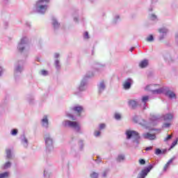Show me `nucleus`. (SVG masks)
Listing matches in <instances>:
<instances>
[{
    "instance_id": "6e6552de",
    "label": "nucleus",
    "mask_w": 178,
    "mask_h": 178,
    "mask_svg": "<svg viewBox=\"0 0 178 178\" xmlns=\"http://www.w3.org/2000/svg\"><path fill=\"white\" fill-rule=\"evenodd\" d=\"M123 88L124 90H129V88L131 87V80L128 79L127 81H125L123 84Z\"/></svg>"
},
{
    "instance_id": "20e7f679",
    "label": "nucleus",
    "mask_w": 178,
    "mask_h": 178,
    "mask_svg": "<svg viewBox=\"0 0 178 178\" xmlns=\"http://www.w3.org/2000/svg\"><path fill=\"white\" fill-rule=\"evenodd\" d=\"M152 168H154L152 165H150L147 168L143 170L139 174L138 178H145V176H147L148 173H149Z\"/></svg>"
},
{
    "instance_id": "412c9836",
    "label": "nucleus",
    "mask_w": 178,
    "mask_h": 178,
    "mask_svg": "<svg viewBox=\"0 0 178 178\" xmlns=\"http://www.w3.org/2000/svg\"><path fill=\"white\" fill-rule=\"evenodd\" d=\"M8 176H9V172H8L0 174V178H6Z\"/></svg>"
},
{
    "instance_id": "c85d7f7f",
    "label": "nucleus",
    "mask_w": 178,
    "mask_h": 178,
    "mask_svg": "<svg viewBox=\"0 0 178 178\" xmlns=\"http://www.w3.org/2000/svg\"><path fill=\"white\" fill-rule=\"evenodd\" d=\"M106 124H99V130H102L106 127Z\"/></svg>"
},
{
    "instance_id": "58836bf2",
    "label": "nucleus",
    "mask_w": 178,
    "mask_h": 178,
    "mask_svg": "<svg viewBox=\"0 0 178 178\" xmlns=\"http://www.w3.org/2000/svg\"><path fill=\"white\" fill-rule=\"evenodd\" d=\"M169 126H170V124H169V123L164 124V127H169Z\"/></svg>"
},
{
    "instance_id": "9d476101",
    "label": "nucleus",
    "mask_w": 178,
    "mask_h": 178,
    "mask_svg": "<svg viewBox=\"0 0 178 178\" xmlns=\"http://www.w3.org/2000/svg\"><path fill=\"white\" fill-rule=\"evenodd\" d=\"M128 104L130 108H131L132 109H136L137 108V105H138L136 100H129L128 102Z\"/></svg>"
},
{
    "instance_id": "5701e85b",
    "label": "nucleus",
    "mask_w": 178,
    "mask_h": 178,
    "mask_svg": "<svg viewBox=\"0 0 178 178\" xmlns=\"http://www.w3.org/2000/svg\"><path fill=\"white\" fill-rule=\"evenodd\" d=\"M44 2L48 3V2H49V0H39L37 1V5H38L39 3H44Z\"/></svg>"
},
{
    "instance_id": "9b49d317",
    "label": "nucleus",
    "mask_w": 178,
    "mask_h": 178,
    "mask_svg": "<svg viewBox=\"0 0 178 178\" xmlns=\"http://www.w3.org/2000/svg\"><path fill=\"white\" fill-rule=\"evenodd\" d=\"M23 44H26V38H22L20 43L19 44L18 49L19 52H23V51H24V47H22V45H23Z\"/></svg>"
},
{
    "instance_id": "f3484780",
    "label": "nucleus",
    "mask_w": 178,
    "mask_h": 178,
    "mask_svg": "<svg viewBox=\"0 0 178 178\" xmlns=\"http://www.w3.org/2000/svg\"><path fill=\"white\" fill-rule=\"evenodd\" d=\"M6 158L7 159H12V151H10V149H7L6 150Z\"/></svg>"
},
{
    "instance_id": "a211bd4d",
    "label": "nucleus",
    "mask_w": 178,
    "mask_h": 178,
    "mask_svg": "<svg viewBox=\"0 0 178 178\" xmlns=\"http://www.w3.org/2000/svg\"><path fill=\"white\" fill-rule=\"evenodd\" d=\"M149 99V96H143L142 97V102H143L144 105L147 104V102Z\"/></svg>"
},
{
    "instance_id": "0eeeda50",
    "label": "nucleus",
    "mask_w": 178,
    "mask_h": 178,
    "mask_svg": "<svg viewBox=\"0 0 178 178\" xmlns=\"http://www.w3.org/2000/svg\"><path fill=\"white\" fill-rule=\"evenodd\" d=\"M36 7L38 9V12H39L40 13H44V12L47 10V6L40 5V3L37 4L36 3Z\"/></svg>"
},
{
    "instance_id": "bb28decb",
    "label": "nucleus",
    "mask_w": 178,
    "mask_h": 178,
    "mask_svg": "<svg viewBox=\"0 0 178 178\" xmlns=\"http://www.w3.org/2000/svg\"><path fill=\"white\" fill-rule=\"evenodd\" d=\"M90 177H91V178H98V173H97V172H92V173L90 175Z\"/></svg>"
},
{
    "instance_id": "c756f323",
    "label": "nucleus",
    "mask_w": 178,
    "mask_h": 178,
    "mask_svg": "<svg viewBox=\"0 0 178 178\" xmlns=\"http://www.w3.org/2000/svg\"><path fill=\"white\" fill-rule=\"evenodd\" d=\"M155 154L156 155H159V154H162V151L160 149H156Z\"/></svg>"
},
{
    "instance_id": "7c9ffc66",
    "label": "nucleus",
    "mask_w": 178,
    "mask_h": 178,
    "mask_svg": "<svg viewBox=\"0 0 178 178\" xmlns=\"http://www.w3.org/2000/svg\"><path fill=\"white\" fill-rule=\"evenodd\" d=\"M139 163H140V165H145V160H144V159H140L139 160Z\"/></svg>"
},
{
    "instance_id": "2eb2a0df",
    "label": "nucleus",
    "mask_w": 178,
    "mask_h": 178,
    "mask_svg": "<svg viewBox=\"0 0 178 178\" xmlns=\"http://www.w3.org/2000/svg\"><path fill=\"white\" fill-rule=\"evenodd\" d=\"M165 95L169 97V98H176V94L170 90H168L165 93Z\"/></svg>"
},
{
    "instance_id": "f257e3e1",
    "label": "nucleus",
    "mask_w": 178,
    "mask_h": 178,
    "mask_svg": "<svg viewBox=\"0 0 178 178\" xmlns=\"http://www.w3.org/2000/svg\"><path fill=\"white\" fill-rule=\"evenodd\" d=\"M65 127H72L76 130H80V124L76 121L65 120L64 121Z\"/></svg>"
},
{
    "instance_id": "e433bc0d",
    "label": "nucleus",
    "mask_w": 178,
    "mask_h": 178,
    "mask_svg": "<svg viewBox=\"0 0 178 178\" xmlns=\"http://www.w3.org/2000/svg\"><path fill=\"white\" fill-rule=\"evenodd\" d=\"M84 38H86V40H88V38H90V37L88 36V32H85Z\"/></svg>"
},
{
    "instance_id": "4468645a",
    "label": "nucleus",
    "mask_w": 178,
    "mask_h": 178,
    "mask_svg": "<svg viewBox=\"0 0 178 178\" xmlns=\"http://www.w3.org/2000/svg\"><path fill=\"white\" fill-rule=\"evenodd\" d=\"M163 119H164V120H172V119H173V114L167 113L163 116Z\"/></svg>"
},
{
    "instance_id": "f8f14e48",
    "label": "nucleus",
    "mask_w": 178,
    "mask_h": 178,
    "mask_svg": "<svg viewBox=\"0 0 178 178\" xmlns=\"http://www.w3.org/2000/svg\"><path fill=\"white\" fill-rule=\"evenodd\" d=\"M175 159H170L166 164H165L164 167H163V172H166V170H168V169H169V166H170V163H172V162H173V160Z\"/></svg>"
},
{
    "instance_id": "f704fd0d",
    "label": "nucleus",
    "mask_w": 178,
    "mask_h": 178,
    "mask_svg": "<svg viewBox=\"0 0 178 178\" xmlns=\"http://www.w3.org/2000/svg\"><path fill=\"white\" fill-rule=\"evenodd\" d=\"M41 73L42 76H47L48 74V72L46 70H42Z\"/></svg>"
},
{
    "instance_id": "c03bdc74",
    "label": "nucleus",
    "mask_w": 178,
    "mask_h": 178,
    "mask_svg": "<svg viewBox=\"0 0 178 178\" xmlns=\"http://www.w3.org/2000/svg\"><path fill=\"white\" fill-rule=\"evenodd\" d=\"M136 119H137V118H134V122H136L137 123V121H136Z\"/></svg>"
},
{
    "instance_id": "dca6fc26",
    "label": "nucleus",
    "mask_w": 178,
    "mask_h": 178,
    "mask_svg": "<svg viewBox=\"0 0 178 178\" xmlns=\"http://www.w3.org/2000/svg\"><path fill=\"white\" fill-rule=\"evenodd\" d=\"M42 124L44 127H48V118L47 116H44L42 120Z\"/></svg>"
},
{
    "instance_id": "473e14b6",
    "label": "nucleus",
    "mask_w": 178,
    "mask_h": 178,
    "mask_svg": "<svg viewBox=\"0 0 178 178\" xmlns=\"http://www.w3.org/2000/svg\"><path fill=\"white\" fill-rule=\"evenodd\" d=\"M95 137H98V136H101V132L99 131H95Z\"/></svg>"
},
{
    "instance_id": "72a5a7b5",
    "label": "nucleus",
    "mask_w": 178,
    "mask_h": 178,
    "mask_svg": "<svg viewBox=\"0 0 178 178\" xmlns=\"http://www.w3.org/2000/svg\"><path fill=\"white\" fill-rule=\"evenodd\" d=\"M177 141H178V139H177L175 141H174V142L172 143L171 148H173V147H175V145H177Z\"/></svg>"
},
{
    "instance_id": "1a4fd4ad",
    "label": "nucleus",
    "mask_w": 178,
    "mask_h": 178,
    "mask_svg": "<svg viewBox=\"0 0 178 178\" xmlns=\"http://www.w3.org/2000/svg\"><path fill=\"white\" fill-rule=\"evenodd\" d=\"M143 137L146 140H155L156 138V136H155V134H152L150 133H147L143 134Z\"/></svg>"
},
{
    "instance_id": "6ab92c4d",
    "label": "nucleus",
    "mask_w": 178,
    "mask_h": 178,
    "mask_svg": "<svg viewBox=\"0 0 178 178\" xmlns=\"http://www.w3.org/2000/svg\"><path fill=\"white\" fill-rule=\"evenodd\" d=\"M118 162H122V161H124V155L120 154L117 158Z\"/></svg>"
},
{
    "instance_id": "a878e982",
    "label": "nucleus",
    "mask_w": 178,
    "mask_h": 178,
    "mask_svg": "<svg viewBox=\"0 0 178 178\" xmlns=\"http://www.w3.org/2000/svg\"><path fill=\"white\" fill-rule=\"evenodd\" d=\"M11 163L10 162H7L4 164V169H8V168H10Z\"/></svg>"
},
{
    "instance_id": "4c0bfd02",
    "label": "nucleus",
    "mask_w": 178,
    "mask_h": 178,
    "mask_svg": "<svg viewBox=\"0 0 178 178\" xmlns=\"http://www.w3.org/2000/svg\"><path fill=\"white\" fill-rule=\"evenodd\" d=\"M151 149H152V146L146 147L145 151H151Z\"/></svg>"
},
{
    "instance_id": "7ed1b4c3",
    "label": "nucleus",
    "mask_w": 178,
    "mask_h": 178,
    "mask_svg": "<svg viewBox=\"0 0 178 178\" xmlns=\"http://www.w3.org/2000/svg\"><path fill=\"white\" fill-rule=\"evenodd\" d=\"M127 136V139L130 140L131 137H134L135 139L136 140H140V135L138 134V132L133 130H127L125 133Z\"/></svg>"
},
{
    "instance_id": "39448f33",
    "label": "nucleus",
    "mask_w": 178,
    "mask_h": 178,
    "mask_svg": "<svg viewBox=\"0 0 178 178\" xmlns=\"http://www.w3.org/2000/svg\"><path fill=\"white\" fill-rule=\"evenodd\" d=\"M83 108L81 106H76L72 108V111H73V112H75V113H77L78 116H80V115H81V112H83Z\"/></svg>"
},
{
    "instance_id": "393cba45",
    "label": "nucleus",
    "mask_w": 178,
    "mask_h": 178,
    "mask_svg": "<svg viewBox=\"0 0 178 178\" xmlns=\"http://www.w3.org/2000/svg\"><path fill=\"white\" fill-rule=\"evenodd\" d=\"M121 118H122V116L120 115V114H119V113L115 114V119H116V120H120Z\"/></svg>"
},
{
    "instance_id": "ddd939ff",
    "label": "nucleus",
    "mask_w": 178,
    "mask_h": 178,
    "mask_svg": "<svg viewBox=\"0 0 178 178\" xmlns=\"http://www.w3.org/2000/svg\"><path fill=\"white\" fill-rule=\"evenodd\" d=\"M139 66L144 69V67H147L148 66V60H143L139 63Z\"/></svg>"
},
{
    "instance_id": "2f4dec72",
    "label": "nucleus",
    "mask_w": 178,
    "mask_h": 178,
    "mask_svg": "<svg viewBox=\"0 0 178 178\" xmlns=\"http://www.w3.org/2000/svg\"><path fill=\"white\" fill-rule=\"evenodd\" d=\"M11 134L13 136H16V134H17V129H13L11 132Z\"/></svg>"
},
{
    "instance_id": "ea45409f",
    "label": "nucleus",
    "mask_w": 178,
    "mask_h": 178,
    "mask_svg": "<svg viewBox=\"0 0 178 178\" xmlns=\"http://www.w3.org/2000/svg\"><path fill=\"white\" fill-rule=\"evenodd\" d=\"M54 57H55L56 58H59V54L56 53L55 55H54Z\"/></svg>"
},
{
    "instance_id": "cd10ccee",
    "label": "nucleus",
    "mask_w": 178,
    "mask_h": 178,
    "mask_svg": "<svg viewBox=\"0 0 178 178\" xmlns=\"http://www.w3.org/2000/svg\"><path fill=\"white\" fill-rule=\"evenodd\" d=\"M53 26H54V27H59V23H58V22L56 20H54Z\"/></svg>"
},
{
    "instance_id": "b1692460",
    "label": "nucleus",
    "mask_w": 178,
    "mask_h": 178,
    "mask_svg": "<svg viewBox=\"0 0 178 178\" xmlns=\"http://www.w3.org/2000/svg\"><path fill=\"white\" fill-rule=\"evenodd\" d=\"M159 33H166L168 31L165 28H161L159 29Z\"/></svg>"
},
{
    "instance_id": "79ce46f5",
    "label": "nucleus",
    "mask_w": 178,
    "mask_h": 178,
    "mask_svg": "<svg viewBox=\"0 0 178 178\" xmlns=\"http://www.w3.org/2000/svg\"><path fill=\"white\" fill-rule=\"evenodd\" d=\"M56 65L58 66V65H59V60H56Z\"/></svg>"
},
{
    "instance_id": "49530a36",
    "label": "nucleus",
    "mask_w": 178,
    "mask_h": 178,
    "mask_svg": "<svg viewBox=\"0 0 178 178\" xmlns=\"http://www.w3.org/2000/svg\"><path fill=\"white\" fill-rule=\"evenodd\" d=\"M24 142L27 143V139H24Z\"/></svg>"
},
{
    "instance_id": "4be33fe9",
    "label": "nucleus",
    "mask_w": 178,
    "mask_h": 178,
    "mask_svg": "<svg viewBox=\"0 0 178 178\" xmlns=\"http://www.w3.org/2000/svg\"><path fill=\"white\" fill-rule=\"evenodd\" d=\"M101 90H105V83H104V81L100 83L99 90L101 91Z\"/></svg>"
},
{
    "instance_id": "37998d69",
    "label": "nucleus",
    "mask_w": 178,
    "mask_h": 178,
    "mask_svg": "<svg viewBox=\"0 0 178 178\" xmlns=\"http://www.w3.org/2000/svg\"><path fill=\"white\" fill-rule=\"evenodd\" d=\"M17 70L19 72V70H20V67H17Z\"/></svg>"
},
{
    "instance_id": "423d86ee",
    "label": "nucleus",
    "mask_w": 178,
    "mask_h": 178,
    "mask_svg": "<svg viewBox=\"0 0 178 178\" xmlns=\"http://www.w3.org/2000/svg\"><path fill=\"white\" fill-rule=\"evenodd\" d=\"M44 140H45L46 147H51L54 143V142L52 141V138H51L48 135L45 136Z\"/></svg>"
},
{
    "instance_id": "f03ea898",
    "label": "nucleus",
    "mask_w": 178,
    "mask_h": 178,
    "mask_svg": "<svg viewBox=\"0 0 178 178\" xmlns=\"http://www.w3.org/2000/svg\"><path fill=\"white\" fill-rule=\"evenodd\" d=\"M155 87H158V85H149L146 86V91H152L153 94H162L163 92V88L155 89Z\"/></svg>"
},
{
    "instance_id": "a18cd8bd",
    "label": "nucleus",
    "mask_w": 178,
    "mask_h": 178,
    "mask_svg": "<svg viewBox=\"0 0 178 178\" xmlns=\"http://www.w3.org/2000/svg\"><path fill=\"white\" fill-rule=\"evenodd\" d=\"M72 120H74V116H71Z\"/></svg>"
},
{
    "instance_id": "de8ad7c7",
    "label": "nucleus",
    "mask_w": 178,
    "mask_h": 178,
    "mask_svg": "<svg viewBox=\"0 0 178 178\" xmlns=\"http://www.w3.org/2000/svg\"><path fill=\"white\" fill-rule=\"evenodd\" d=\"M163 36L162 38H161L160 40H163Z\"/></svg>"
},
{
    "instance_id": "c9c22d12",
    "label": "nucleus",
    "mask_w": 178,
    "mask_h": 178,
    "mask_svg": "<svg viewBox=\"0 0 178 178\" xmlns=\"http://www.w3.org/2000/svg\"><path fill=\"white\" fill-rule=\"evenodd\" d=\"M170 138H172V136H171V135H168V136L164 139V141H168V140H170Z\"/></svg>"
},
{
    "instance_id": "a19ab883",
    "label": "nucleus",
    "mask_w": 178,
    "mask_h": 178,
    "mask_svg": "<svg viewBox=\"0 0 178 178\" xmlns=\"http://www.w3.org/2000/svg\"><path fill=\"white\" fill-rule=\"evenodd\" d=\"M152 120H158V118L153 116V117L152 118Z\"/></svg>"
},
{
    "instance_id": "aec40b11",
    "label": "nucleus",
    "mask_w": 178,
    "mask_h": 178,
    "mask_svg": "<svg viewBox=\"0 0 178 178\" xmlns=\"http://www.w3.org/2000/svg\"><path fill=\"white\" fill-rule=\"evenodd\" d=\"M146 41H147V42H152V41H154V35H149L146 38Z\"/></svg>"
}]
</instances>
